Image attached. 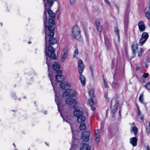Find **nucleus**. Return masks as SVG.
Wrapping results in <instances>:
<instances>
[{
	"instance_id": "obj_26",
	"label": "nucleus",
	"mask_w": 150,
	"mask_h": 150,
	"mask_svg": "<svg viewBox=\"0 0 150 150\" xmlns=\"http://www.w3.org/2000/svg\"><path fill=\"white\" fill-rule=\"evenodd\" d=\"M148 124V125L146 126V132L148 134L150 133V123L149 122H147Z\"/></svg>"
},
{
	"instance_id": "obj_25",
	"label": "nucleus",
	"mask_w": 150,
	"mask_h": 150,
	"mask_svg": "<svg viewBox=\"0 0 150 150\" xmlns=\"http://www.w3.org/2000/svg\"><path fill=\"white\" fill-rule=\"evenodd\" d=\"M96 25L98 30L100 32H101L102 30V26L100 25L99 21H96Z\"/></svg>"
},
{
	"instance_id": "obj_39",
	"label": "nucleus",
	"mask_w": 150,
	"mask_h": 150,
	"mask_svg": "<svg viewBox=\"0 0 150 150\" xmlns=\"http://www.w3.org/2000/svg\"><path fill=\"white\" fill-rule=\"evenodd\" d=\"M149 74L148 73H144L143 75V76L144 78H146L148 76Z\"/></svg>"
},
{
	"instance_id": "obj_2",
	"label": "nucleus",
	"mask_w": 150,
	"mask_h": 150,
	"mask_svg": "<svg viewBox=\"0 0 150 150\" xmlns=\"http://www.w3.org/2000/svg\"><path fill=\"white\" fill-rule=\"evenodd\" d=\"M45 52L46 55L49 57L56 59L55 54V49L50 45L47 47V43H45Z\"/></svg>"
},
{
	"instance_id": "obj_54",
	"label": "nucleus",
	"mask_w": 150,
	"mask_h": 150,
	"mask_svg": "<svg viewBox=\"0 0 150 150\" xmlns=\"http://www.w3.org/2000/svg\"><path fill=\"white\" fill-rule=\"evenodd\" d=\"M147 68H148V65L146 64L145 66Z\"/></svg>"
},
{
	"instance_id": "obj_22",
	"label": "nucleus",
	"mask_w": 150,
	"mask_h": 150,
	"mask_svg": "<svg viewBox=\"0 0 150 150\" xmlns=\"http://www.w3.org/2000/svg\"><path fill=\"white\" fill-rule=\"evenodd\" d=\"M91 146L87 144H84L80 148V150H91Z\"/></svg>"
},
{
	"instance_id": "obj_60",
	"label": "nucleus",
	"mask_w": 150,
	"mask_h": 150,
	"mask_svg": "<svg viewBox=\"0 0 150 150\" xmlns=\"http://www.w3.org/2000/svg\"><path fill=\"white\" fill-rule=\"evenodd\" d=\"M103 76V77H104V76Z\"/></svg>"
},
{
	"instance_id": "obj_50",
	"label": "nucleus",
	"mask_w": 150,
	"mask_h": 150,
	"mask_svg": "<svg viewBox=\"0 0 150 150\" xmlns=\"http://www.w3.org/2000/svg\"><path fill=\"white\" fill-rule=\"evenodd\" d=\"M140 119L142 120H143V117L142 116H141L140 117Z\"/></svg>"
},
{
	"instance_id": "obj_31",
	"label": "nucleus",
	"mask_w": 150,
	"mask_h": 150,
	"mask_svg": "<svg viewBox=\"0 0 150 150\" xmlns=\"http://www.w3.org/2000/svg\"><path fill=\"white\" fill-rule=\"evenodd\" d=\"M56 0H47V2L49 4L50 7H51L52 5L53 2L55 1Z\"/></svg>"
},
{
	"instance_id": "obj_18",
	"label": "nucleus",
	"mask_w": 150,
	"mask_h": 150,
	"mask_svg": "<svg viewBox=\"0 0 150 150\" xmlns=\"http://www.w3.org/2000/svg\"><path fill=\"white\" fill-rule=\"evenodd\" d=\"M80 75L79 76V80L80 81L81 84L83 86L85 85L86 82V79L85 77L82 75V74H79Z\"/></svg>"
},
{
	"instance_id": "obj_41",
	"label": "nucleus",
	"mask_w": 150,
	"mask_h": 150,
	"mask_svg": "<svg viewBox=\"0 0 150 150\" xmlns=\"http://www.w3.org/2000/svg\"><path fill=\"white\" fill-rule=\"evenodd\" d=\"M76 0H70V3L71 4H74Z\"/></svg>"
},
{
	"instance_id": "obj_12",
	"label": "nucleus",
	"mask_w": 150,
	"mask_h": 150,
	"mask_svg": "<svg viewBox=\"0 0 150 150\" xmlns=\"http://www.w3.org/2000/svg\"><path fill=\"white\" fill-rule=\"evenodd\" d=\"M73 114L74 116L77 117V118L78 117L83 115V113L80 110L76 109L73 112Z\"/></svg>"
},
{
	"instance_id": "obj_11",
	"label": "nucleus",
	"mask_w": 150,
	"mask_h": 150,
	"mask_svg": "<svg viewBox=\"0 0 150 150\" xmlns=\"http://www.w3.org/2000/svg\"><path fill=\"white\" fill-rule=\"evenodd\" d=\"M61 88L63 89H68L70 88L71 84L67 82H64L62 83L60 85Z\"/></svg>"
},
{
	"instance_id": "obj_3",
	"label": "nucleus",
	"mask_w": 150,
	"mask_h": 150,
	"mask_svg": "<svg viewBox=\"0 0 150 150\" xmlns=\"http://www.w3.org/2000/svg\"><path fill=\"white\" fill-rule=\"evenodd\" d=\"M80 30L77 26H74L72 29V37L76 39L80 40H81Z\"/></svg>"
},
{
	"instance_id": "obj_24",
	"label": "nucleus",
	"mask_w": 150,
	"mask_h": 150,
	"mask_svg": "<svg viewBox=\"0 0 150 150\" xmlns=\"http://www.w3.org/2000/svg\"><path fill=\"white\" fill-rule=\"evenodd\" d=\"M55 79L56 81L59 82H60L63 80V78L62 75H57L55 77Z\"/></svg>"
},
{
	"instance_id": "obj_56",
	"label": "nucleus",
	"mask_w": 150,
	"mask_h": 150,
	"mask_svg": "<svg viewBox=\"0 0 150 150\" xmlns=\"http://www.w3.org/2000/svg\"><path fill=\"white\" fill-rule=\"evenodd\" d=\"M13 145L14 146V147L16 146L14 144H13Z\"/></svg>"
},
{
	"instance_id": "obj_46",
	"label": "nucleus",
	"mask_w": 150,
	"mask_h": 150,
	"mask_svg": "<svg viewBox=\"0 0 150 150\" xmlns=\"http://www.w3.org/2000/svg\"><path fill=\"white\" fill-rule=\"evenodd\" d=\"M121 111H122V109H121V108H120L119 110V114L120 115H121Z\"/></svg>"
},
{
	"instance_id": "obj_53",
	"label": "nucleus",
	"mask_w": 150,
	"mask_h": 150,
	"mask_svg": "<svg viewBox=\"0 0 150 150\" xmlns=\"http://www.w3.org/2000/svg\"><path fill=\"white\" fill-rule=\"evenodd\" d=\"M46 64H47L48 66V67L49 66L48 64V62L47 60L46 61Z\"/></svg>"
},
{
	"instance_id": "obj_52",
	"label": "nucleus",
	"mask_w": 150,
	"mask_h": 150,
	"mask_svg": "<svg viewBox=\"0 0 150 150\" xmlns=\"http://www.w3.org/2000/svg\"><path fill=\"white\" fill-rule=\"evenodd\" d=\"M115 106H116V108L118 106V104L117 103H116Z\"/></svg>"
},
{
	"instance_id": "obj_7",
	"label": "nucleus",
	"mask_w": 150,
	"mask_h": 150,
	"mask_svg": "<svg viewBox=\"0 0 150 150\" xmlns=\"http://www.w3.org/2000/svg\"><path fill=\"white\" fill-rule=\"evenodd\" d=\"M68 48L65 47L64 49L61 52V57L62 60L64 61L67 57L68 55Z\"/></svg>"
},
{
	"instance_id": "obj_10",
	"label": "nucleus",
	"mask_w": 150,
	"mask_h": 150,
	"mask_svg": "<svg viewBox=\"0 0 150 150\" xmlns=\"http://www.w3.org/2000/svg\"><path fill=\"white\" fill-rule=\"evenodd\" d=\"M90 135V133L89 132H83V133L82 137H81L82 139L85 141L89 140Z\"/></svg>"
},
{
	"instance_id": "obj_51",
	"label": "nucleus",
	"mask_w": 150,
	"mask_h": 150,
	"mask_svg": "<svg viewBox=\"0 0 150 150\" xmlns=\"http://www.w3.org/2000/svg\"><path fill=\"white\" fill-rule=\"evenodd\" d=\"M45 0H43V1H44V5H45V7H46V4H45Z\"/></svg>"
},
{
	"instance_id": "obj_58",
	"label": "nucleus",
	"mask_w": 150,
	"mask_h": 150,
	"mask_svg": "<svg viewBox=\"0 0 150 150\" xmlns=\"http://www.w3.org/2000/svg\"><path fill=\"white\" fill-rule=\"evenodd\" d=\"M31 43V42H29V43Z\"/></svg>"
},
{
	"instance_id": "obj_33",
	"label": "nucleus",
	"mask_w": 150,
	"mask_h": 150,
	"mask_svg": "<svg viewBox=\"0 0 150 150\" xmlns=\"http://www.w3.org/2000/svg\"><path fill=\"white\" fill-rule=\"evenodd\" d=\"M115 34L117 35V37L118 39H119L120 36L119 35V30L117 28H115Z\"/></svg>"
},
{
	"instance_id": "obj_34",
	"label": "nucleus",
	"mask_w": 150,
	"mask_h": 150,
	"mask_svg": "<svg viewBox=\"0 0 150 150\" xmlns=\"http://www.w3.org/2000/svg\"><path fill=\"white\" fill-rule=\"evenodd\" d=\"M144 98H143V94H142L139 97V101L141 102L142 103V101L143 100Z\"/></svg>"
},
{
	"instance_id": "obj_49",
	"label": "nucleus",
	"mask_w": 150,
	"mask_h": 150,
	"mask_svg": "<svg viewBox=\"0 0 150 150\" xmlns=\"http://www.w3.org/2000/svg\"><path fill=\"white\" fill-rule=\"evenodd\" d=\"M105 3L107 4H108L109 3L107 0H105Z\"/></svg>"
},
{
	"instance_id": "obj_32",
	"label": "nucleus",
	"mask_w": 150,
	"mask_h": 150,
	"mask_svg": "<svg viewBox=\"0 0 150 150\" xmlns=\"http://www.w3.org/2000/svg\"><path fill=\"white\" fill-rule=\"evenodd\" d=\"M88 104L91 106H92L94 105V102L92 99L91 98V99L89 100L88 101Z\"/></svg>"
},
{
	"instance_id": "obj_35",
	"label": "nucleus",
	"mask_w": 150,
	"mask_h": 150,
	"mask_svg": "<svg viewBox=\"0 0 150 150\" xmlns=\"http://www.w3.org/2000/svg\"><path fill=\"white\" fill-rule=\"evenodd\" d=\"M78 54V50L77 49H76L74 52V57H77Z\"/></svg>"
},
{
	"instance_id": "obj_59",
	"label": "nucleus",
	"mask_w": 150,
	"mask_h": 150,
	"mask_svg": "<svg viewBox=\"0 0 150 150\" xmlns=\"http://www.w3.org/2000/svg\"><path fill=\"white\" fill-rule=\"evenodd\" d=\"M103 76V77H104V76Z\"/></svg>"
},
{
	"instance_id": "obj_38",
	"label": "nucleus",
	"mask_w": 150,
	"mask_h": 150,
	"mask_svg": "<svg viewBox=\"0 0 150 150\" xmlns=\"http://www.w3.org/2000/svg\"><path fill=\"white\" fill-rule=\"evenodd\" d=\"M55 102H57V106H58V109H59V102H57V101L58 100V98H57L56 97L55 98Z\"/></svg>"
},
{
	"instance_id": "obj_9",
	"label": "nucleus",
	"mask_w": 150,
	"mask_h": 150,
	"mask_svg": "<svg viewBox=\"0 0 150 150\" xmlns=\"http://www.w3.org/2000/svg\"><path fill=\"white\" fill-rule=\"evenodd\" d=\"M52 68L57 71V73L60 74L61 73L60 65L58 63L54 62V63L52 65Z\"/></svg>"
},
{
	"instance_id": "obj_30",
	"label": "nucleus",
	"mask_w": 150,
	"mask_h": 150,
	"mask_svg": "<svg viewBox=\"0 0 150 150\" xmlns=\"http://www.w3.org/2000/svg\"><path fill=\"white\" fill-rule=\"evenodd\" d=\"M88 93L90 96L91 97V98L92 99L94 94L93 91L92 90H90L89 91Z\"/></svg>"
},
{
	"instance_id": "obj_40",
	"label": "nucleus",
	"mask_w": 150,
	"mask_h": 150,
	"mask_svg": "<svg viewBox=\"0 0 150 150\" xmlns=\"http://www.w3.org/2000/svg\"><path fill=\"white\" fill-rule=\"evenodd\" d=\"M50 80L51 81V83L52 84V86H53V89H54V92L55 93H56V92H55V91L54 90V85L53 83V81H52V79H51V77H50Z\"/></svg>"
},
{
	"instance_id": "obj_23",
	"label": "nucleus",
	"mask_w": 150,
	"mask_h": 150,
	"mask_svg": "<svg viewBox=\"0 0 150 150\" xmlns=\"http://www.w3.org/2000/svg\"><path fill=\"white\" fill-rule=\"evenodd\" d=\"M124 23L125 30H127L128 28V18L127 16H125L124 18Z\"/></svg>"
},
{
	"instance_id": "obj_55",
	"label": "nucleus",
	"mask_w": 150,
	"mask_h": 150,
	"mask_svg": "<svg viewBox=\"0 0 150 150\" xmlns=\"http://www.w3.org/2000/svg\"><path fill=\"white\" fill-rule=\"evenodd\" d=\"M139 67H137V68H136V70H139Z\"/></svg>"
},
{
	"instance_id": "obj_6",
	"label": "nucleus",
	"mask_w": 150,
	"mask_h": 150,
	"mask_svg": "<svg viewBox=\"0 0 150 150\" xmlns=\"http://www.w3.org/2000/svg\"><path fill=\"white\" fill-rule=\"evenodd\" d=\"M78 70L79 74H82L83 71L84 67L83 65L82 61L81 59H79L78 62Z\"/></svg>"
},
{
	"instance_id": "obj_1",
	"label": "nucleus",
	"mask_w": 150,
	"mask_h": 150,
	"mask_svg": "<svg viewBox=\"0 0 150 150\" xmlns=\"http://www.w3.org/2000/svg\"><path fill=\"white\" fill-rule=\"evenodd\" d=\"M48 25H47L45 23V39L47 43V36L50 37V38L49 40V44L50 45H52L56 44L57 42V40L56 39L52 38L54 34V21L53 19L50 18L49 19Z\"/></svg>"
},
{
	"instance_id": "obj_4",
	"label": "nucleus",
	"mask_w": 150,
	"mask_h": 150,
	"mask_svg": "<svg viewBox=\"0 0 150 150\" xmlns=\"http://www.w3.org/2000/svg\"><path fill=\"white\" fill-rule=\"evenodd\" d=\"M77 94V92L73 89L67 90L63 93L62 97L66 98L67 97H74Z\"/></svg>"
},
{
	"instance_id": "obj_43",
	"label": "nucleus",
	"mask_w": 150,
	"mask_h": 150,
	"mask_svg": "<svg viewBox=\"0 0 150 150\" xmlns=\"http://www.w3.org/2000/svg\"><path fill=\"white\" fill-rule=\"evenodd\" d=\"M115 112V110H112V115H114V114Z\"/></svg>"
},
{
	"instance_id": "obj_14",
	"label": "nucleus",
	"mask_w": 150,
	"mask_h": 150,
	"mask_svg": "<svg viewBox=\"0 0 150 150\" xmlns=\"http://www.w3.org/2000/svg\"><path fill=\"white\" fill-rule=\"evenodd\" d=\"M47 12H48V14L49 15V16L50 17H51V18H52V19L53 20H54L53 18H55V13L54 12H53L50 9H49L48 10ZM49 19H50V18H49L48 19V20ZM50 19H51L50 18ZM53 21H54V20H53ZM46 23V24H47V25H48V24L47 25V23H46L45 22H44V23ZM47 24H48V21L47 22Z\"/></svg>"
},
{
	"instance_id": "obj_42",
	"label": "nucleus",
	"mask_w": 150,
	"mask_h": 150,
	"mask_svg": "<svg viewBox=\"0 0 150 150\" xmlns=\"http://www.w3.org/2000/svg\"><path fill=\"white\" fill-rule=\"evenodd\" d=\"M137 111L138 115L140 116V112L139 108V107L138 106Z\"/></svg>"
},
{
	"instance_id": "obj_15",
	"label": "nucleus",
	"mask_w": 150,
	"mask_h": 150,
	"mask_svg": "<svg viewBox=\"0 0 150 150\" xmlns=\"http://www.w3.org/2000/svg\"><path fill=\"white\" fill-rule=\"evenodd\" d=\"M137 139L135 137L131 138L130 139V143L133 146H136L137 145Z\"/></svg>"
},
{
	"instance_id": "obj_21",
	"label": "nucleus",
	"mask_w": 150,
	"mask_h": 150,
	"mask_svg": "<svg viewBox=\"0 0 150 150\" xmlns=\"http://www.w3.org/2000/svg\"><path fill=\"white\" fill-rule=\"evenodd\" d=\"M77 120L78 122L82 123L84 122L86 120V117H85L81 115L78 117Z\"/></svg>"
},
{
	"instance_id": "obj_28",
	"label": "nucleus",
	"mask_w": 150,
	"mask_h": 150,
	"mask_svg": "<svg viewBox=\"0 0 150 150\" xmlns=\"http://www.w3.org/2000/svg\"><path fill=\"white\" fill-rule=\"evenodd\" d=\"M132 130L133 132L134 135H135L137 134L138 129L136 127H133L132 128Z\"/></svg>"
},
{
	"instance_id": "obj_8",
	"label": "nucleus",
	"mask_w": 150,
	"mask_h": 150,
	"mask_svg": "<svg viewBox=\"0 0 150 150\" xmlns=\"http://www.w3.org/2000/svg\"><path fill=\"white\" fill-rule=\"evenodd\" d=\"M65 102L67 104L74 105L76 104L77 102L74 99L70 98H66Z\"/></svg>"
},
{
	"instance_id": "obj_45",
	"label": "nucleus",
	"mask_w": 150,
	"mask_h": 150,
	"mask_svg": "<svg viewBox=\"0 0 150 150\" xmlns=\"http://www.w3.org/2000/svg\"><path fill=\"white\" fill-rule=\"evenodd\" d=\"M91 107V109L93 111H94L95 109V108L94 107H92V106Z\"/></svg>"
},
{
	"instance_id": "obj_17",
	"label": "nucleus",
	"mask_w": 150,
	"mask_h": 150,
	"mask_svg": "<svg viewBox=\"0 0 150 150\" xmlns=\"http://www.w3.org/2000/svg\"><path fill=\"white\" fill-rule=\"evenodd\" d=\"M95 141L97 143L99 142L100 141V134L99 132V130H96L95 132Z\"/></svg>"
},
{
	"instance_id": "obj_20",
	"label": "nucleus",
	"mask_w": 150,
	"mask_h": 150,
	"mask_svg": "<svg viewBox=\"0 0 150 150\" xmlns=\"http://www.w3.org/2000/svg\"><path fill=\"white\" fill-rule=\"evenodd\" d=\"M146 16L148 19H150V7L149 6L146 8L145 10Z\"/></svg>"
},
{
	"instance_id": "obj_47",
	"label": "nucleus",
	"mask_w": 150,
	"mask_h": 150,
	"mask_svg": "<svg viewBox=\"0 0 150 150\" xmlns=\"http://www.w3.org/2000/svg\"><path fill=\"white\" fill-rule=\"evenodd\" d=\"M146 150H150V148L149 146H147Z\"/></svg>"
},
{
	"instance_id": "obj_29",
	"label": "nucleus",
	"mask_w": 150,
	"mask_h": 150,
	"mask_svg": "<svg viewBox=\"0 0 150 150\" xmlns=\"http://www.w3.org/2000/svg\"><path fill=\"white\" fill-rule=\"evenodd\" d=\"M86 127L85 125L83 123L81 124L79 126V129L83 131L86 129Z\"/></svg>"
},
{
	"instance_id": "obj_16",
	"label": "nucleus",
	"mask_w": 150,
	"mask_h": 150,
	"mask_svg": "<svg viewBox=\"0 0 150 150\" xmlns=\"http://www.w3.org/2000/svg\"><path fill=\"white\" fill-rule=\"evenodd\" d=\"M112 86L113 88L115 90H117L120 87V85L117 82H113L112 83Z\"/></svg>"
},
{
	"instance_id": "obj_19",
	"label": "nucleus",
	"mask_w": 150,
	"mask_h": 150,
	"mask_svg": "<svg viewBox=\"0 0 150 150\" xmlns=\"http://www.w3.org/2000/svg\"><path fill=\"white\" fill-rule=\"evenodd\" d=\"M138 46L137 44H134L132 45V52L134 54H136V52L138 50Z\"/></svg>"
},
{
	"instance_id": "obj_48",
	"label": "nucleus",
	"mask_w": 150,
	"mask_h": 150,
	"mask_svg": "<svg viewBox=\"0 0 150 150\" xmlns=\"http://www.w3.org/2000/svg\"><path fill=\"white\" fill-rule=\"evenodd\" d=\"M132 127H134V122H133L132 124H131Z\"/></svg>"
},
{
	"instance_id": "obj_5",
	"label": "nucleus",
	"mask_w": 150,
	"mask_h": 150,
	"mask_svg": "<svg viewBox=\"0 0 150 150\" xmlns=\"http://www.w3.org/2000/svg\"><path fill=\"white\" fill-rule=\"evenodd\" d=\"M149 35L147 33L145 32L143 33L139 40V45L140 46H142L145 43Z\"/></svg>"
},
{
	"instance_id": "obj_36",
	"label": "nucleus",
	"mask_w": 150,
	"mask_h": 150,
	"mask_svg": "<svg viewBox=\"0 0 150 150\" xmlns=\"http://www.w3.org/2000/svg\"><path fill=\"white\" fill-rule=\"evenodd\" d=\"M145 86L147 89L150 90V82L146 84Z\"/></svg>"
},
{
	"instance_id": "obj_57",
	"label": "nucleus",
	"mask_w": 150,
	"mask_h": 150,
	"mask_svg": "<svg viewBox=\"0 0 150 150\" xmlns=\"http://www.w3.org/2000/svg\"><path fill=\"white\" fill-rule=\"evenodd\" d=\"M45 19H46V20L47 19V16H45Z\"/></svg>"
},
{
	"instance_id": "obj_37",
	"label": "nucleus",
	"mask_w": 150,
	"mask_h": 150,
	"mask_svg": "<svg viewBox=\"0 0 150 150\" xmlns=\"http://www.w3.org/2000/svg\"><path fill=\"white\" fill-rule=\"evenodd\" d=\"M103 83L105 87V88H108V86L107 83L106 82L104 78H103Z\"/></svg>"
},
{
	"instance_id": "obj_13",
	"label": "nucleus",
	"mask_w": 150,
	"mask_h": 150,
	"mask_svg": "<svg viewBox=\"0 0 150 150\" xmlns=\"http://www.w3.org/2000/svg\"><path fill=\"white\" fill-rule=\"evenodd\" d=\"M139 29L141 31H144L145 29V26L143 21H140L138 23Z\"/></svg>"
},
{
	"instance_id": "obj_27",
	"label": "nucleus",
	"mask_w": 150,
	"mask_h": 150,
	"mask_svg": "<svg viewBox=\"0 0 150 150\" xmlns=\"http://www.w3.org/2000/svg\"><path fill=\"white\" fill-rule=\"evenodd\" d=\"M144 50L142 48L140 47L138 51V56L140 57L142 55V53L144 52Z\"/></svg>"
},
{
	"instance_id": "obj_44",
	"label": "nucleus",
	"mask_w": 150,
	"mask_h": 150,
	"mask_svg": "<svg viewBox=\"0 0 150 150\" xmlns=\"http://www.w3.org/2000/svg\"><path fill=\"white\" fill-rule=\"evenodd\" d=\"M104 96L106 98H108V95L107 93H105L104 94Z\"/></svg>"
}]
</instances>
